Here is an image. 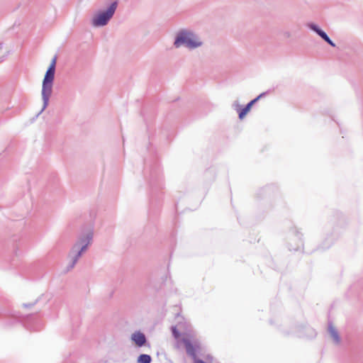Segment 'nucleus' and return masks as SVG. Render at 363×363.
I'll list each match as a JSON object with an SVG mask.
<instances>
[{
    "label": "nucleus",
    "instance_id": "9",
    "mask_svg": "<svg viewBox=\"0 0 363 363\" xmlns=\"http://www.w3.org/2000/svg\"><path fill=\"white\" fill-rule=\"evenodd\" d=\"M151 357L148 354H140L138 359L139 363H150Z\"/></svg>",
    "mask_w": 363,
    "mask_h": 363
},
{
    "label": "nucleus",
    "instance_id": "3",
    "mask_svg": "<svg viewBox=\"0 0 363 363\" xmlns=\"http://www.w3.org/2000/svg\"><path fill=\"white\" fill-rule=\"evenodd\" d=\"M55 71V70L52 69V68H48L43 82L42 95L45 101L48 100L52 92Z\"/></svg>",
    "mask_w": 363,
    "mask_h": 363
},
{
    "label": "nucleus",
    "instance_id": "1",
    "mask_svg": "<svg viewBox=\"0 0 363 363\" xmlns=\"http://www.w3.org/2000/svg\"><path fill=\"white\" fill-rule=\"evenodd\" d=\"M183 44L189 48H195L200 46L201 43L191 33L184 31L178 35L174 42L177 48L180 47Z\"/></svg>",
    "mask_w": 363,
    "mask_h": 363
},
{
    "label": "nucleus",
    "instance_id": "4",
    "mask_svg": "<svg viewBox=\"0 0 363 363\" xmlns=\"http://www.w3.org/2000/svg\"><path fill=\"white\" fill-rule=\"evenodd\" d=\"M91 238L87 236L85 238L81 239L79 242H77L72 249V252L75 254L74 259L73 261V265L76 263L78 258L81 256V254L83 251H84L90 242Z\"/></svg>",
    "mask_w": 363,
    "mask_h": 363
},
{
    "label": "nucleus",
    "instance_id": "6",
    "mask_svg": "<svg viewBox=\"0 0 363 363\" xmlns=\"http://www.w3.org/2000/svg\"><path fill=\"white\" fill-rule=\"evenodd\" d=\"M131 339L138 347H142L146 342L145 335L140 332L133 333L131 336Z\"/></svg>",
    "mask_w": 363,
    "mask_h": 363
},
{
    "label": "nucleus",
    "instance_id": "5",
    "mask_svg": "<svg viewBox=\"0 0 363 363\" xmlns=\"http://www.w3.org/2000/svg\"><path fill=\"white\" fill-rule=\"evenodd\" d=\"M183 343L184 344L187 354L192 357L196 358V350L199 348V345L198 344L193 345L188 339H184Z\"/></svg>",
    "mask_w": 363,
    "mask_h": 363
},
{
    "label": "nucleus",
    "instance_id": "11",
    "mask_svg": "<svg viewBox=\"0 0 363 363\" xmlns=\"http://www.w3.org/2000/svg\"><path fill=\"white\" fill-rule=\"evenodd\" d=\"M55 65H56V57H55L52 62H51V64L49 67V68H52V69L55 70Z\"/></svg>",
    "mask_w": 363,
    "mask_h": 363
},
{
    "label": "nucleus",
    "instance_id": "12",
    "mask_svg": "<svg viewBox=\"0 0 363 363\" xmlns=\"http://www.w3.org/2000/svg\"><path fill=\"white\" fill-rule=\"evenodd\" d=\"M172 332H173V334H174V337L176 338L179 337V332L177 330V329L175 328H173Z\"/></svg>",
    "mask_w": 363,
    "mask_h": 363
},
{
    "label": "nucleus",
    "instance_id": "2",
    "mask_svg": "<svg viewBox=\"0 0 363 363\" xmlns=\"http://www.w3.org/2000/svg\"><path fill=\"white\" fill-rule=\"evenodd\" d=\"M116 9V3H113L106 11L100 12L96 14L92 23L94 26H102L106 25L109 19L113 16Z\"/></svg>",
    "mask_w": 363,
    "mask_h": 363
},
{
    "label": "nucleus",
    "instance_id": "7",
    "mask_svg": "<svg viewBox=\"0 0 363 363\" xmlns=\"http://www.w3.org/2000/svg\"><path fill=\"white\" fill-rule=\"evenodd\" d=\"M262 94H260L259 96H258L257 98H255V99L252 100L250 103L247 104V105L243 108L242 109H241L240 111H239V118L240 119H243L245 116L247 115V113L250 111L252 106H253V104L257 102L261 97H262Z\"/></svg>",
    "mask_w": 363,
    "mask_h": 363
},
{
    "label": "nucleus",
    "instance_id": "10",
    "mask_svg": "<svg viewBox=\"0 0 363 363\" xmlns=\"http://www.w3.org/2000/svg\"><path fill=\"white\" fill-rule=\"evenodd\" d=\"M313 30H314L321 38H323L325 40H328V36L326 35L325 32L318 29L315 26L311 27Z\"/></svg>",
    "mask_w": 363,
    "mask_h": 363
},
{
    "label": "nucleus",
    "instance_id": "13",
    "mask_svg": "<svg viewBox=\"0 0 363 363\" xmlns=\"http://www.w3.org/2000/svg\"><path fill=\"white\" fill-rule=\"evenodd\" d=\"M327 43H328L330 45L335 46V44L330 40V39L328 38V40H325Z\"/></svg>",
    "mask_w": 363,
    "mask_h": 363
},
{
    "label": "nucleus",
    "instance_id": "14",
    "mask_svg": "<svg viewBox=\"0 0 363 363\" xmlns=\"http://www.w3.org/2000/svg\"><path fill=\"white\" fill-rule=\"evenodd\" d=\"M194 363H206V362H204L203 361L200 360V359H196Z\"/></svg>",
    "mask_w": 363,
    "mask_h": 363
},
{
    "label": "nucleus",
    "instance_id": "8",
    "mask_svg": "<svg viewBox=\"0 0 363 363\" xmlns=\"http://www.w3.org/2000/svg\"><path fill=\"white\" fill-rule=\"evenodd\" d=\"M328 331L333 341L335 343H339L340 342V337L335 328L333 325H330L328 328Z\"/></svg>",
    "mask_w": 363,
    "mask_h": 363
}]
</instances>
